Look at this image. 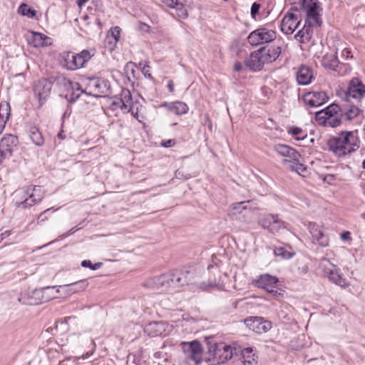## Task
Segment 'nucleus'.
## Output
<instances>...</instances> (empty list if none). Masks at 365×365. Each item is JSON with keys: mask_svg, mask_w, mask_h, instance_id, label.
Wrapping results in <instances>:
<instances>
[{"mask_svg": "<svg viewBox=\"0 0 365 365\" xmlns=\"http://www.w3.org/2000/svg\"><path fill=\"white\" fill-rule=\"evenodd\" d=\"M33 38L34 46L36 48L46 46L49 39L47 36L38 32H33Z\"/></svg>", "mask_w": 365, "mask_h": 365, "instance_id": "c85d7f7f", "label": "nucleus"}, {"mask_svg": "<svg viewBox=\"0 0 365 365\" xmlns=\"http://www.w3.org/2000/svg\"><path fill=\"white\" fill-rule=\"evenodd\" d=\"M319 268L322 270L323 274L335 284L341 287H346L349 285L346 279L340 273V269L329 259L327 258L320 259Z\"/></svg>", "mask_w": 365, "mask_h": 365, "instance_id": "0eeeda50", "label": "nucleus"}, {"mask_svg": "<svg viewBox=\"0 0 365 365\" xmlns=\"http://www.w3.org/2000/svg\"><path fill=\"white\" fill-rule=\"evenodd\" d=\"M322 66L326 70H330L336 72L339 75H341V71L343 68H349L350 66L348 63H344L339 61L338 58L337 51L334 53H327L324 54L320 60Z\"/></svg>", "mask_w": 365, "mask_h": 365, "instance_id": "9b49d317", "label": "nucleus"}, {"mask_svg": "<svg viewBox=\"0 0 365 365\" xmlns=\"http://www.w3.org/2000/svg\"><path fill=\"white\" fill-rule=\"evenodd\" d=\"M56 288V287L54 286L45 287L41 288L44 302L56 297V295L59 292V291Z\"/></svg>", "mask_w": 365, "mask_h": 365, "instance_id": "c756f323", "label": "nucleus"}, {"mask_svg": "<svg viewBox=\"0 0 365 365\" xmlns=\"http://www.w3.org/2000/svg\"><path fill=\"white\" fill-rule=\"evenodd\" d=\"M93 56L94 53H91V51L83 49L78 53L71 51L65 52L62 57L66 68L70 71H75L84 67Z\"/></svg>", "mask_w": 365, "mask_h": 365, "instance_id": "423d86ee", "label": "nucleus"}, {"mask_svg": "<svg viewBox=\"0 0 365 365\" xmlns=\"http://www.w3.org/2000/svg\"><path fill=\"white\" fill-rule=\"evenodd\" d=\"M10 115V106L8 103H1L0 104V119L6 120Z\"/></svg>", "mask_w": 365, "mask_h": 365, "instance_id": "ea45409f", "label": "nucleus"}, {"mask_svg": "<svg viewBox=\"0 0 365 365\" xmlns=\"http://www.w3.org/2000/svg\"><path fill=\"white\" fill-rule=\"evenodd\" d=\"M344 115L343 119L351 120L356 118L360 113V109L354 105H350L347 108H342Z\"/></svg>", "mask_w": 365, "mask_h": 365, "instance_id": "bb28decb", "label": "nucleus"}, {"mask_svg": "<svg viewBox=\"0 0 365 365\" xmlns=\"http://www.w3.org/2000/svg\"><path fill=\"white\" fill-rule=\"evenodd\" d=\"M182 349L187 359L195 362V365L201 363L202 359V349L200 343L197 341L190 342H182Z\"/></svg>", "mask_w": 365, "mask_h": 365, "instance_id": "9d476101", "label": "nucleus"}, {"mask_svg": "<svg viewBox=\"0 0 365 365\" xmlns=\"http://www.w3.org/2000/svg\"><path fill=\"white\" fill-rule=\"evenodd\" d=\"M138 72V69L136 68V66L133 62H128L126 63L125 66V73L127 75L128 79L131 81V78H135V73Z\"/></svg>", "mask_w": 365, "mask_h": 365, "instance_id": "f704fd0d", "label": "nucleus"}, {"mask_svg": "<svg viewBox=\"0 0 365 365\" xmlns=\"http://www.w3.org/2000/svg\"><path fill=\"white\" fill-rule=\"evenodd\" d=\"M314 79L313 70L310 66L302 64L298 67V85L307 86Z\"/></svg>", "mask_w": 365, "mask_h": 365, "instance_id": "aec40b11", "label": "nucleus"}, {"mask_svg": "<svg viewBox=\"0 0 365 365\" xmlns=\"http://www.w3.org/2000/svg\"><path fill=\"white\" fill-rule=\"evenodd\" d=\"M343 110L337 104L332 103L327 108L316 112L315 120L324 127L336 128L341 124Z\"/></svg>", "mask_w": 365, "mask_h": 365, "instance_id": "39448f33", "label": "nucleus"}, {"mask_svg": "<svg viewBox=\"0 0 365 365\" xmlns=\"http://www.w3.org/2000/svg\"><path fill=\"white\" fill-rule=\"evenodd\" d=\"M307 138V134H304L301 129L298 128V141L304 140Z\"/></svg>", "mask_w": 365, "mask_h": 365, "instance_id": "680f3d73", "label": "nucleus"}, {"mask_svg": "<svg viewBox=\"0 0 365 365\" xmlns=\"http://www.w3.org/2000/svg\"><path fill=\"white\" fill-rule=\"evenodd\" d=\"M297 6L293 4L289 11L284 16L281 22V30L287 36H292L297 29Z\"/></svg>", "mask_w": 365, "mask_h": 365, "instance_id": "2eb2a0df", "label": "nucleus"}, {"mask_svg": "<svg viewBox=\"0 0 365 365\" xmlns=\"http://www.w3.org/2000/svg\"><path fill=\"white\" fill-rule=\"evenodd\" d=\"M261 8V4L258 2H254L251 6L250 14L253 19H256V16L259 14V9Z\"/></svg>", "mask_w": 365, "mask_h": 365, "instance_id": "8fccbe9b", "label": "nucleus"}, {"mask_svg": "<svg viewBox=\"0 0 365 365\" xmlns=\"http://www.w3.org/2000/svg\"><path fill=\"white\" fill-rule=\"evenodd\" d=\"M276 284H271L270 285L269 284L267 287H264L263 289L269 292H274V289L276 288Z\"/></svg>", "mask_w": 365, "mask_h": 365, "instance_id": "e2e57ef3", "label": "nucleus"}, {"mask_svg": "<svg viewBox=\"0 0 365 365\" xmlns=\"http://www.w3.org/2000/svg\"><path fill=\"white\" fill-rule=\"evenodd\" d=\"M128 107H129V110H128L132 113V115L134 117H135L137 119H138V108H136V109H135V106L133 104L132 100L129 103Z\"/></svg>", "mask_w": 365, "mask_h": 365, "instance_id": "5fc2aeb1", "label": "nucleus"}, {"mask_svg": "<svg viewBox=\"0 0 365 365\" xmlns=\"http://www.w3.org/2000/svg\"><path fill=\"white\" fill-rule=\"evenodd\" d=\"M247 202L242 201V202L232 203L230 205V208L232 210L234 211L233 214L240 213L242 212V210H246V206L244 205Z\"/></svg>", "mask_w": 365, "mask_h": 365, "instance_id": "c03bdc74", "label": "nucleus"}, {"mask_svg": "<svg viewBox=\"0 0 365 365\" xmlns=\"http://www.w3.org/2000/svg\"><path fill=\"white\" fill-rule=\"evenodd\" d=\"M53 81L49 78H41L35 85L34 91H51Z\"/></svg>", "mask_w": 365, "mask_h": 365, "instance_id": "a878e982", "label": "nucleus"}, {"mask_svg": "<svg viewBox=\"0 0 365 365\" xmlns=\"http://www.w3.org/2000/svg\"><path fill=\"white\" fill-rule=\"evenodd\" d=\"M97 84H98L97 85V90H101V91H108L110 89V82L106 79L98 78Z\"/></svg>", "mask_w": 365, "mask_h": 365, "instance_id": "37998d69", "label": "nucleus"}, {"mask_svg": "<svg viewBox=\"0 0 365 365\" xmlns=\"http://www.w3.org/2000/svg\"><path fill=\"white\" fill-rule=\"evenodd\" d=\"M276 37V33L273 30L266 28H259L251 32L247 37L248 42L252 46H258L264 43L272 41Z\"/></svg>", "mask_w": 365, "mask_h": 365, "instance_id": "1a4fd4ad", "label": "nucleus"}, {"mask_svg": "<svg viewBox=\"0 0 365 365\" xmlns=\"http://www.w3.org/2000/svg\"><path fill=\"white\" fill-rule=\"evenodd\" d=\"M45 93H34V96L31 98V103L34 107L40 108L46 102V96H43Z\"/></svg>", "mask_w": 365, "mask_h": 365, "instance_id": "473e14b6", "label": "nucleus"}, {"mask_svg": "<svg viewBox=\"0 0 365 365\" xmlns=\"http://www.w3.org/2000/svg\"><path fill=\"white\" fill-rule=\"evenodd\" d=\"M81 95L79 93H66L60 94V97L66 98L69 103H75L79 98Z\"/></svg>", "mask_w": 365, "mask_h": 365, "instance_id": "49530a36", "label": "nucleus"}, {"mask_svg": "<svg viewBox=\"0 0 365 365\" xmlns=\"http://www.w3.org/2000/svg\"><path fill=\"white\" fill-rule=\"evenodd\" d=\"M336 178H335V175H331V174H329V175H326L324 176L323 178V180L325 182H327L328 184L329 185H331L334 183V180H335Z\"/></svg>", "mask_w": 365, "mask_h": 365, "instance_id": "13d9d810", "label": "nucleus"}, {"mask_svg": "<svg viewBox=\"0 0 365 365\" xmlns=\"http://www.w3.org/2000/svg\"><path fill=\"white\" fill-rule=\"evenodd\" d=\"M192 273L188 270L175 269L166 274L148 279L144 285L153 289H169L178 290L191 282Z\"/></svg>", "mask_w": 365, "mask_h": 365, "instance_id": "f03ea898", "label": "nucleus"}, {"mask_svg": "<svg viewBox=\"0 0 365 365\" xmlns=\"http://www.w3.org/2000/svg\"><path fill=\"white\" fill-rule=\"evenodd\" d=\"M313 240L317 241L322 247H327L329 244L328 237L321 230L318 235L312 237Z\"/></svg>", "mask_w": 365, "mask_h": 365, "instance_id": "4c0bfd02", "label": "nucleus"}, {"mask_svg": "<svg viewBox=\"0 0 365 365\" xmlns=\"http://www.w3.org/2000/svg\"><path fill=\"white\" fill-rule=\"evenodd\" d=\"M103 265L102 262H97L95 264H92V262L88 259H85L81 262V266L83 267H88L92 270H96L101 268Z\"/></svg>", "mask_w": 365, "mask_h": 365, "instance_id": "a18cd8bd", "label": "nucleus"}, {"mask_svg": "<svg viewBox=\"0 0 365 365\" xmlns=\"http://www.w3.org/2000/svg\"><path fill=\"white\" fill-rule=\"evenodd\" d=\"M30 138L33 143L38 146H41L44 143L41 133L36 127H32L30 129Z\"/></svg>", "mask_w": 365, "mask_h": 365, "instance_id": "2f4dec72", "label": "nucleus"}, {"mask_svg": "<svg viewBox=\"0 0 365 365\" xmlns=\"http://www.w3.org/2000/svg\"><path fill=\"white\" fill-rule=\"evenodd\" d=\"M245 324L257 334H263L272 328V322L262 317H250L244 320Z\"/></svg>", "mask_w": 365, "mask_h": 365, "instance_id": "4468645a", "label": "nucleus"}, {"mask_svg": "<svg viewBox=\"0 0 365 365\" xmlns=\"http://www.w3.org/2000/svg\"><path fill=\"white\" fill-rule=\"evenodd\" d=\"M6 121V120H2V119L0 120V134L4 130V128L5 127Z\"/></svg>", "mask_w": 365, "mask_h": 365, "instance_id": "338daca9", "label": "nucleus"}, {"mask_svg": "<svg viewBox=\"0 0 365 365\" xmlns=\"http://www.w3.org/2000/svg\"><path fill=\"white\" fill-rule=\"evenodd\" d=\"M329 99L327 93H304L303 101L311 108L323 105Z\"/></svg>", "mask_w": 365, "mask_h": 365, "instance_id": "a211bd4d", "label": "nucleus"}, {"mask_svg": "<svg viewBox=\"0 0 365 365\" xmlns=\"http://www.w3.org/2000/svg\"><path fill=\"white\" fill-rule=\"evenodd\" d=\"M150 67L148 65H144L143 68H141V72L144 75L145 78H151V73L150 72Z\"/></svg>", "mask_w": 365, "mask_h": 365, "instance_id": "4d7b16f0", "label": "nucleus"}, {"mask_svg": "<svg viewBox=\"0 0 365 365\" xmlns=\"http://www.w3.org/2000/svg\"><path fill=\"white\" fill-rule=\"evenodd\" d=\"M71 319H74V317H65L63 319H61V320H58L56 322V326H55V328L56 330H58V329L62 331H67L68 330V322L69 320H71Z\"/></svg>", "mask_w": 365, "mask_h": 365, "instance_id": "58836bf2", "label": "nucleus"}, {"mask_svg": "<svg viewBox=\"0 0 365 365\" xmlns=\"http://www.w3.org/2000/svg\"><path fill=\"white\" fill-rule=\"evenodd\" d=\"M167 88L170 91H173V88H174V83L173 82V81L171 80H168V82H167V86H166Z\"/></svg>", "mask_w": 365, "mask_h": 365, "instance_id": "0e129e2a", "label": "nucleus"}, {"mask_svg": "<svg viewBox=\"0 0 365 365\" xmlns=\"http://www.w3.org/2000/svg\"><path fill=\"white\" fill-rule=\"evenodd\" d=\"M170 110L178 115L185 114L188 110V106L183 102H175L170 106Z\"/></svg>", "mask_w": 365, "mask_h": 365, "instance_id": "72a5a7b5", "label": "nucleus"}, {"mask_svg": "<svg viewBox=\"0 0 365 365\" xmlns=\"http://www.w3.org/2000/svg\"><path fill=\"white\" fill-rule=\"evenodd\" d=\"M345 94L347 101H349L350 98L361 99L364 97L365 93H345Z\"/></svg>", "mask_w": 365, "mask_h": 365, "instance_id": "603ef678", "label": "nucleus"}, {"mask_svg": "<svg viewBox=\"0 0 365 365\" xmlns=\"http://www.w3.org/2000/svg\"><path fill=\"white\" fill-rule=\"evenodd\" d=\"M309 230L312 237L316 236L319 234V232L322 230L320 227L314 222H309Z\"/></svg>", "mask_w": 365, "mask_h": 365, "instance_id": "3c124183", "label": "nucleus"}, {"mask_svg": "<svg viewBox=\"0 0 365 365\" xmlns=\"http://www.w3.org/2000/svg\"><path fill=\"white\" fill-rule=\"evenodd\" d=\"M168 6L175 8L180 14L179 16L182 17H187V13L184 9L185 0H163Z\"/></svg>", "mask_w": 365, "mask_h": 365, "instance_id": "393cba45", "label": "nucleus"}, {"mask_svg": "<svg viewBox=\"0 0 365 365\" xmlns=\"http://www.w3.org/2000/svg\"><path fill=\"white\" fill-rule=\"evenodd\" d=\"M336 91H365V84L358 77L352 78L348 83V87L346 91L342 88L336 90Z\"/></svg>", "mask_w": 365, "mask_h": 365, "instance_id": "5701e85b", "label": "nucleus"}, {"mask_svg": "<svg viewBox=\"0 0 365 365\" xmlns=\"http://www.w3.org/2000/svg\"><path fill=\"white\" fill-rule=\"evenodd\" d=\"M234 68L236 71H240L242 69V64L240 62L235 63Z\"/></svg>", "mask_w": 365, "mask_h": 365, "instance_id": "69168bd1", "label": "nucleus"}, {"mask_svg": "<svg viewBox=\"0 0 365 365\" xmlns=\"http://www.w3.org/2000/svg\"><path fill=\"white\" fill-rule=\"evenodd\" d=\"M209 352L218 364H222L232 359V349L225 343L215 344L209 348Z\"/></svg>", "mask_w": 365, "mask_h": 365, "instance_id": "ddd939ff", "label": "nucleus"}, {"mask_svg": "<svg viewBox=\"0 0 365 365\" xmlns=\"http://www.w3.org/2000/svg\"><path fill=\"white\" fill-rule=\"evenodd\" d=\"M172 331L173 327L163 321L151 322L144 327L145 333L151 337L165 336L168 335Z\"/></svg>", "mask_w": 365, "mask_h": 365, "instance_id": "f8f14e48", "label": "nucleus"}, {"mask_svg": "<svg viewBox=\"0 0 365 365\" xmlns=\"http://www.w3.org/2000/svg\"><path fill=\"white\" fill-rule=\"evenodd\" d=\"M98 78H91L88 79V86L90 89L97 90Z\"/></svg>", "mask_w": 365, "mask_h": 365, "instance_id": "864d4df0", "label": "nucleus"}, {"mask_svg": "<svg viewBox=\"0 0 365 365\" xmlns=\"http://www.w3.org/2000/svg\"><path fill=\"white\" fill-rule=\"evenodd\" d=\"M19 303L24 305H35V302L32 299L30 292L21 293L18 298Z\"/></svg>", "mask_w": 365, "mask_h": 365, "instance_id": "e433bc0d", "label": "nucleus"}, {"mask_svg": "<svg viewBox=\"0 0 365 365\" xmlns=\"http://www.w3.org/2000/svg\"><path fill=\"white\" fill-rule=\"evenodd\" d=\"M341 56L346 57V58H352L353 56L351 55V51L349 48H345L343 49L341 52Z\"/></svg>", "mask_w": 365, "mask_h": 365, "instance_id": "bf43d9fd", "label": "nucleus"}, {"mask_svg": "<svg viewBox=\"0 0 365 365\" xmlns=\"http://www.w3.org/2000/svg\"><path fill=\"white\" fill-rule=\"evenodd\" d=\"M57 209H55L54 207H51L48 209H46L43 212H42L37 218V223L39 224L41 222H45L48 220V217L51 213H53L55 211H56Z\"/></svg>", "mask_w": 365, "mask_h": 365, "instance_id": "a19ab883", "label": "nucleus"}, {"mask_svg": "<svg viewBox=\"0 0 365 365\" xmlns=\"http://www.w3.org/2000/svg\"><path fill=\"white\" fill-rule=\"evenodd\" d=\"M120 31L121 29L119 26L113 27L110 30V35L115 42L118 41L120 38Z\"/></svg>", "mask_w": 365, "mask_h": 365, "instance_id": "09e8293b", "label": "nucleus"}, {"mask_svg": "<svg viewBox=\"0 0 365 365\" xmlns=\"http://www.w3.org/2000/svg\"><path fill=\"white\" fill-rule=\"evenodd\" d=\"M18 13L24 16H27L31 19L34 18L36 15V11L25 3H22L19 6Z\"/></svg>", "mask_w": 365, "mask_h": 365, "instance_id": "7c9ffc66", "label": "nucleus"}, {"mask_svg": "<svg viewBox=\"0 0 365 365\" xmlns=\"http://www.w3.org/2000/svg\"><path fill=\"white\" fill-rule=\"evenodd\" d=\"M262 52V50L259 49L252 52L245 61L246 67L254 72L261 71L266 63Z\"/></svg>", "mask_w": 365, "mask_h": 365, "instance_id": "f3484780", "label": "nucleus"}, {"mask_svg": "<svg viewBox=\"0 0 365 365\" xmlns=\"http://www.w3.org/2000/svg\"><path fill=\"white\" fill-rule=\"evenodd\" d=\"M274 150L280 155L287 158L283 160L286 169L297 172V151L284 144H277L274 146Z\"/></svg>", "mask_w": 365, "mask_h": 365, "instance_id": "6e6552de", "label": "nucleus"}, {"mask_svg": "<svg viewBox=\"0 0 365 365\" xmlns=\"http://www.w3.org/2000/svg\"><path fill=\"white\" fill-rule=\"evenodd\" d=\"M175 176H176V178H182V177H183V178H185V179H189V178H190V175H189V174H187V175H183V172H182V170H176V172H175Z\"/></svg>", "mask_w": 365, "mask_h": 365, "instance_id": "052dcab7", "label": "nucleus"}, {"mask_svg": "<svg viewBox=\"0 0 365 365\" xmlns=\"http://www.w3.org/2000/svg\"><path fill=\"white\" fill-rule=\"evenodd\" d=\"M176 142L174 139H169L167 140H162L161 145L164 148H170L175 145Z\"/></svg>", "mask_w": 365, "mask_h": 365, "instance_id": "6e6d98bb", "label": "nucleus"}, {"mask_svg": "<svg viewBox=\"0 0 365 365\" xmlns=\"http://www.w3.org/2000/svg\"><path fill=\"white\" fill-rule=\"evenodd\" d=\"M18 138L12 134H7L0 141V152L3 155H11L14 148L18 144Z\"/></svg>", "mask_w": 365, "mask_h": 365, "instance_id": "6ab92c4d", "label": "nucleus"}, {"mask_svg": "<svg viewBox=\"0 0 365 365\" xmlns=\"http://www.w3.org/2000/svg\"><path fill=\"white\" fill-rule=\"evenodd\" d=\"M30 292L31 294L32 299H34V301H36L35 305L44 302L41 288L35 289Z\"/></svg>", "mask_w": 365, "mask_h": 365, "instance_id": "79ce46f5", "label": "nucleus"}, {"mask_svg": "<svg viewBox=\"0 0 365 365\" xmlns=\"http://www.w3.org/2000/svg\"><path fill=\"white\" fill-rule=\"evenodd\" d=\"M327 145L335 156L342 158L356 151L360 147V140L355 133L345 130L331 136Z\"/></svg>", "mask_w": 365, "mask_h": 365, "instance_id": "7ed1b4c3", "label": "nucleus"}, {"mask_svg": "<svg viewBox=\"0 0 365 365\" xmlns=\"http://www.w3.org/2000/svg\"><path fill=\"white\" fill-rule=\"evenodd\" d=\"M278 279L269 274H262L255 281V284L259 288H264L271 284H277Z\"/></svg>", "mask_w": 365, "mask_h": 365, "instance_id": "b1692460", "label": "nucleus"}, {"mask_svg": "<svg viewBox=\"0 0 365 365\" xmlns=\"http://www.w3.org/2000/svg\"><path fill=\"white\" fill-rule=\"evenodd\" d=\"M259 224L263 228L267 229L272 233L279 232L284 228V222L279 220L277 215H264L259 220Z\"/></svg>", "mask_w": 365, "mask_h": 365, "instance_id": "dca6fc26", "label": "nucleus"}, {"mask_svg": "<svg viewBox=\"0 0 365 365\" xmlns=\"http://www.w3.org/2000/svg\"><path fill=\"white\" fill-rule=\"evenodd\" d=\"M259 50H262V54L266 63L274 61L281 53L282 49L279 46H271L269 47H262Z\"/></svg>", "mask_w": 365, "mask_h": 365, "instance_id": "412c9836", "label": "nucleus"}, {"mask_svg": "<svg viewBox=\"0 0 365 365\" xmlns=\"http://www.w3.org/2000/svg\"><path fill=\"white\" fill-rule=\"evenodd\" d=\"M322 4L319 0H298V11L305 14L304 24L298 30V38L301 43L309 41L313 35L314 27L322 26Z\"/></svg>", "mask_w": 365, "mask_h": 365, "instance_id": "f257e3e1", "label": "nucleus"}, {"mask_svg": "<svg viewBox=\"0 0 365 365\" xmlns=\"http://www.w3.org/2000/svg\"><path fill=\"white\" fill-rule=\"evenodd\" d=\"M274 253L277 257H281L282 259H289L294 255V252L287 250L284 247H276Z\"/></svg>", "mask_w": 365, "mask_h": 365, "instance_id": "c9c22d12", "label": "nucleus"}, {"mask_svg": "<svg viewBox=\"0 0 365 365\" xmlns=\"http://www.w3.org/2000/svg\"><path fill=\"white\" fill-rule=\"evenodd\" d=\"M72 234H73V230H72V229H71V230H70L69 231H68L67 232H66V233L63 234V235L61 236V238L67 237L68 236H69V235H72Z\"/></svg>", "mask_w": 365, "mask_h": 365, "instance_id": "774afa93", "label": "nucleus"}, {"mask_svg": "<svg viewBox=\"0 0 365 365\" xmlns=\"http://www.w3.org/2000/svg\"><path fill=\"white\" fill-rule=\"evenodd\" d=\"M132 93H121V96H123L124 99L118 98L113 100L110 103V108L113 110L117 109L118 108L121 110L126 109L128 107V104L132 100Z\"/></svg>", "mask_w": 365, "mask_h": 365, "instance_id": "4be33fe9", "label": "nucleus"}, {"mask_svg": "<svg viewBox=\"0 0 365 365\" xmlns=\"http://www.w3.org/2000/svg\"><path fill=\"white\" fill-rule=\"evenodd\" d=\"M44 189L38 185H30L14 192L17 207L28 208L40 202L44 197Z\"/></svg>", "mask_w": 365, "mask_h": 365, "instance_id": "20e7f679", "label": "nucleus"}, {"mask_svg": "<svg viewBox=\"0 0 365 365\" xmlns=\"http://www.w3.org/2000/svg\"><path fill=\"white\" fill-rule=\"evenodd\" d=\"M309 175V171L307 168L304 166L303 164L299 163L298 160V175L302 177V179H304Z\"/></svg>", "mask_w": 365, "mask_h": 365, "instance_id": "de8ad7c7", "label": "nucleus"}, {"mask_svg": "<svg viewBox=\"0 0 365 365\" xmlns=\"http://www.w3.org/2000/svg\"><path fill=\"white\" fill-rule=\"evenodd\" d=\"M87 284L86 280H79L73 283L65 284L61 286V287L66 289L68 292H77L85 289Z\"/></svg>", "mask_w": 365, "mask_h": 365, "instance_id": "cd10ccee", "label": "nucleus"}]
</instances>
